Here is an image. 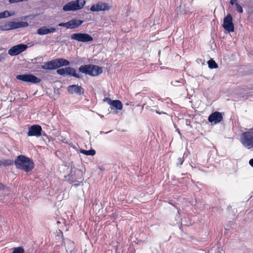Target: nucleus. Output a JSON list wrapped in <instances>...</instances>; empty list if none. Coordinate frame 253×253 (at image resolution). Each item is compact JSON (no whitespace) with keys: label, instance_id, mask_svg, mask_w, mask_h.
Masks as SVG:
<instances>
[{"label":"nucleus","instance_id":"obj_1","mask_svg":"<svg viewBox=\"0 0 253 253\" xmlns=\"http://www.w3.org/2000/svg\"><path fill=\"white\" fill-rule=\"evenodd\" d=\"M16 168L28 173L31 172L34 168V163L32 159L23 155L17 157L14 161Z\"/></svg>","mask_w":253,"mask_h":253},{"label":"nucleus","instance_id":"obj_2","mask_svg":"<svg viewBox=\"0 0 253 253\" xmlns=\"http://www.w3.org/2000/svg\"><path fill=\"white\" fill-rule=\"evenodd\" d=\"M79 70L80 72L90 76H98L103 72L101 67L92 64L82 65L79 67Z\"/></svg>","mask_w":253,"mask_h":253},{"label":"nucleus","instance_id":"obj_3","mask_svg":"<svg viewBox=\"0 0 253 253\" xmlns=\"http://www.w3.org/2000/svg\"><path fill=\"white\" fill-rule=\"evenodd\" d=\"M240 141L246 148L253 149V129H249L240 136Z\"/></svg>","mask_w":253,"mask_h":253},{"label":"nucleus","instance_id":"obj_4","mask_svg":"<svg viewBox=\"0 0 253 253\" xmlns=\"http://www.w3.org/2000/svg\"><path fill=\"white\" fill-rule=\"evenodd\" d=\"M85 3L84 0L71 1L63 6V10L64 11L80 10L84 6Z\"/></svg>","mask_w":253,"mask_h":253},{"label":"nucleus","instance_id":"obj_5","mask_svg":"<svg viewBox=\"0 0 253 253\" xmlns=\"http://www.w3.org/2000/svg\"><path fill=\"white\" fill-rule=\"evenodd\" d=\"M28 26V23L24 22H8L0 25V30L8 31Z\"/></svg>","mask_w":253,"mask_h":253},{"label":"nucleus","instance_id":"obj_6","mask_svg":"<svg viewBox=\"0 0 253 253\" xmlns=\"http://www.w3.org/2000/svg\"><path fill=\"white\" fill-rule=\"evenodd\" d=\"M57 73L61 76H65L68 75L78 79L82 77V76L77 73L76 70L74 68L71 67L59 69L57 70Z\"/></svg>","mask_w":253,"mask_h":253},{"label":"nucleus","instance_id":"obj_7","mask_svg":"<svg viewBox=\"0 0 253 253\" xmlns=\"http://www.w3.org/2000/svg\"><path fill=\"white\" fill-rule=\"evenodd\" d=\"M71 38L72 40L83 42H89L93 41V38L86 33H79L72 34L71 35Z\"/></svg>","mask_w":253,"mask_h":253},{"label":"nucleus","instance_id":"obj_8","mask_svg":"<svg viewBox=\"0 0 253 253\" xmlns=\"http://www.w3.org/2000/svg\"><path fill=\"white\" fill-rule=\"evenodd\" d=\"M232 16L230 14H227L223 19L222 27L226 31L228 32H233L234 31V25L233 24Z\"/></svg>","mask_w":253,"mask_h":253},{"label":"nucleus","instance_id":"obj_9","mask_svg":"<svg viewBox=\"0 0 253 253\" xmlns=\"http://www.w3.org/2000/svg\"><path fill=\"white\" fill-rule=\"evenodd\" d=\"M16 79L25 82H30L33 84L39 83L41 79L32 74L19 75L16 76Z\"/></svg>","mask_w":253,"mask_h":253},{"label":"nucleus","instance_id":"obj_10","mask_svg":"<svg viewBox=\"0 0 253 253\" xmlns=\"http://www.w3.org/2000/svg\"><path fill=\"white\" fill-rule=\"evenodd\" d=\"M27 48V45L24 44H20L11 47L8 51V53L11 56L18 55L25 51Z\"/></svg>","mask_w":253,"mask_h":253},{"label":"nucleus","instance_id":"obj_11","mask_svg":"<svg viewBox=\"0 0 253 253\" xmlns=\"http://www.w3.org/2000/svg\"><path fill=\"white\" fill-rule=\"evenodd\" d=\"M111 6H109L108 3L99 2L95 4L92 5L90 10L92 12H98L100 11L109 10Z\"/></svg>","mask_w":253,"mask_h":253},{"label":"nucleus","instance_id":"obj_12","mask_svg":"<svg viewBox=\"0 0 253 253\" xmlns=\"http://www.w3.org/2000/svg\"><path fill=\"white\" fill-rule=\"evenodd\" d=\"M42 128L38 125L31 126L28 130L27 133L29 136L39 137L42 135Z\"/></svg>","mask_w":253,"mask_h":253},{"label":"nucleus","instance_id":"obj_13","mask_svg":"<svg viewBox=\"0 0 253 253\" xmlns=\"http://www.w3.org/2000/svg\"><path fill=\"white\" fill-rule=\"evenodd\" d=\"M223 119L222 114L219 112H214L211 113L208 118V121L211 123L217 124L220 122Z\"/></svg>","mask_w":253,"mask_h":253},{"label":"nucleus","instance_id":"obj_14","mask_svg":"<svg viewBox=\"0 0 253 253\" xmlns=\"http://www.w3.org/2000/svg\"><path fill=\"white\" fill-rule=\"evenodd\" d=\"M67 90L71 94L76 93L78 94H83L84 93V90L81 86L78 85H71L67 87Z\"/></svg>","mask_w":253,"mask_h":253},{"label":"nucleus","instance_id":"obj_15","mask_svg":"<svg viewBox=\"0 0 253 253\" xmlns=\"http://www.w3.org/2000/svg\"><path fill=\"white\" fill-rule=\"evenodd\" d=\"M55 59L51 60L50 61L45 62L43 65L41 66V68L44 70H54L57 69L56 63Z\"/></svg>","mask_w":253,"mask_h":253},{"label":"nucleus","instance_id":"obj_16","mask_svg":"<svg viewBox=\"0 0 253 253\" xmlns=\"http://www.w3.org/2000/svg\"><path fill=\"white\" fill-rule=\"evenodd\" d=\"M108 103L112 106V108L121 110L123 109V104L121 101L119 100H111L110 98H107Z\"/></svg>","mask_w":253,"mask_h":253},{"label":"nucleus","instance_id":"obj_17","mask_svg":"<svg viewBox=\"0 0 253 253\" xmlns=\"http://www.w3.org/2000/svg\"><path fill=\"white\" fill-rule=\"evenodd\" d=\"M56 31V28L51 27L47 28L46 27H42L37 30V34L40 35H44L49 33H53Z\"/></svg>","mask_w":253,"mask_h":253},{"label":"nucleus","instance_id":"obj_18","mask_svg":"<svg viewBox=\"0 0 253 253\" xmlns=\"http://www.w3.org/2000/svg\"><path fill=\"white\" fill-rule=\"evenodd\" d=\"M83 21L80 20H77L76 19L71 20L68 21V28L74 29L80 26Z\"/></svg>","mask_w":253,"mask_h":253},{"label":"nucleus","instance_id":"obj_19","mask_svg":"<svg viewBox=\"0 0 253 253\" xmlns=\"http://www.w3.org/2000/svg\"><path fill=\"white\" fill-rule=\"evenodd\" d=\"M57 69L63 66H68L70 62L64 58H57L55 59Z\"/></svg>","mask_w":253,"mask_h":253},{"label":"nucleus","instance_id":"obj_20","mask_svg":"<svg viewBox=\"0 0 253 253\" xmlns=\"http://www.w3.org/2000/svg\"><path fill=\"white\" fill-rule=\"evenodd\" d=\"M14 164V161L12 160L6 159L3 160H0V166H9Z\"/></svg>","mask_w":253,"mask_h":253},{"label":"nucleus","instance_id":"obj_21","mask_svg":"<svg viewBox=\"0 0 253 253\" xmlns=\"http://www.w3.org/2000/svg\"><path fill=\"white\" fill-rule=\"evenodd\" d=\"M208 253H224V252L222 247H219L217 246L212 248Z\"/></svg>","mask_w":253,"mask_h":253},{"label":"nucleus","instance_id":"obj_22","mask_svg":"<svg viewBox=\"0 0 253 253\" xmlns=\"http://www.w3.org/2000/svg\"><path fill=\"white\" fill-rule=\"evenodd\" d=\"M80 152L81 153L84 154L87 156H94L96 153V152L94 149H90L89 150L81 149Z\"/></svg>","mask_w":253,"mask_h":253},{"label":"nucleus","instance_id":"obj_23","mask_svg":"<svg viewBox=\"0 0 253 253\" xmlns=\"http://www.w3.org/2000/svg\"><path fill=\"white\" fill-rule=\"evenodd\" d=\"M209 67L210 69H216L218 67V65L214 60L211 59L208 62Z\"/></svg>","mask_w":253,"mask_h":253},{"label":"nucleus","instance_id":"obj_24","mask_svg":"<svg viewBox=\"0 0 253 253\" xmlns=\"http://www.w3.org/2000/svg\"><path fill=\"white\" fill-rule=\"evenodd\" d=\"M11 15L9 13V12L6 10L2 12H0V18H6L10 16Z\"/></svg>","mask_w":253,"mask_h":253},{"label":"nucleus","instance_id":"obj_25","mask_svg":"<svg viewBox=\"0 0 253 253\" xmlns=\"http://www.w3.org/2000/svg\"><path fill=\"white\" fill-rule=\"evenodd\" d=\"M24 253L23 248L22 247H19L17 248H15L12 253Z\"/></svg>","mask_w":253,"mask_h":253},{"label":"nucleus","instance_id":"obj_26","mask_svg":"<svg viewBox=\"0 0 253 253\" xmlns=\"http://www.w3.org/2000/svg\"><path fill=\"white\" fill-rule=\"evenodd\" d=\"M236 7V10L237 12L239 13H242L243 12V9L242 7L238 3L235 2L234 3Z\"/></svg>","mask_w":253,"mask_h":253},{"label":"nucleus","instance_id":"obj_27","mask_svg":"<svg viewBox=\"0 0 253 253\" xmlns=\"http://www.w3.org/2000/svg\"><path fill=\"white\" fill-rule=\"evenodd\" d=\"M60 27H65L68 28V22L66 23H61L58 25Z\"/></svg>","mask_w":253,"mask_h":253},{"label":"nucleus","instance_id":"obj_28","mask_svg":"<svg viewBox=\"0 0 253 253\" xmlns=\"http://www.w3.org/2000/svg\"><path fill=\"white\" fill-rule=\"evenodd\" d=\"M178 163L180 164V165H182L183 163V158H179L178 159Z\"/></svg>","mask_w":253,"mask_h":253},{"label":"nucleus","instance_id":"obj_29","mask_svg":"<svg viewBox=\"0 0 253 253\" xmlns=\"http://www.w3.org/2000/svg\"><path fill=\"white\" fill-rule=\"evenodd\" d=\"M6 188V186L0 182V189H4Z\"/></svg>","mask_w":253,"mask_h":253},{"label":"nucleus","instance_id":"obj_30","mask_svg":"<svg viewBox=\"0 0 253 253\" xmlns=\"http://www.w3.org/2000/svg\"><path fill=\"white\" fill-rule=\"evenodd\" d=\"M237 0H230V3L231 5H234V3H235V2H236Z\"/></svg>","mask_w":253,"mask_h":253},{"label":"nucleus","instance_id":"obj_31","mask_svg":"<svg viewBox=\"0 0 253 253\" xmlns=\"http://www.w3.org/2000/svg\"><path fill=\"white\" fill-rule=\"evenodd\" d=\"M249 164L252 167H253V159H252L249 161Z\"/></svg>","mask_w":253,"mask_h":253},{"label":"nucleus","instance_id":"obj_32","mask_svg":"<svg viewBox=\"0 0 253 253\" xmlns=\"http://www.w3.org/2000/svg\"><path fill=\"white\" fill-rule=\"evenodd\" d=\"M68 181L70 182V183H73L74 182L73 180H71L70 179H68Z\"/></svg>","mask_w":253,"mask_h":253},{"label":"nucleus","instance_id":"obj_33","mask_svg":"<svg viewBox=\"0 0 253 253\" xmlns=\"http://www.w3.org/2000/svg\"><path fill=\"white\" fill-rule=\"evenodd\" d=\"M68 176L70 177H73V175H71V176L69 175Z\"/></svg>","mask_w":253,"mask_h":253},{"label":"nucleus","instance_id":"obj_34","mask_svg":"<svg viewBox=\"0 0 253 253\" xmlns=\"http://www.w3.org/2000/svg\"><path fill=\"white\" fill-rule=\"evenodd\" d=\"M78 185H79V184H75V186H78Z\"/></svg>","mask_w":253,"mask_h":253},{"label":"nucleus","instance_id":"obj_35","mask_svg":"<svg viewBox=\"0 0 253 253\" xmlns=\"http://www.w3.org/2000/svg\"><path fill=\"white\" fill-rule=\"evenodd\" d=\"M252 129H253V128H252Z\"/></svg>","mask_w":253,"mask_h":253}]
</instances>
